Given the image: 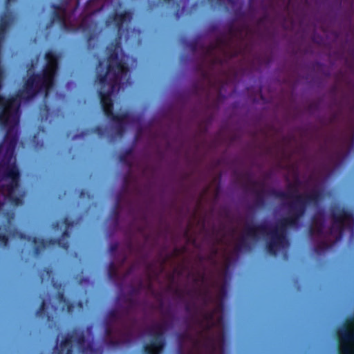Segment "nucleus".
Segmentation results:
<instances>
[{
  "instance_id": "obj_7",
  "label": "nucleus",
  "mask_w": 354,
  "mask_h": 354,
  "mask_svg": "<svg viewBox=\"0 0 354 354\" xmlns=\"http://www.w3.org/2000/svg\"><path fill=\"white\" fill-rule=\"evenodd\" d=\"M119 69L121 71H124V66L122 65V64H120L119 66Z\"/></svg>"
},
{
  "instance_id": "obj_4",
  "label": "nucleus",
  "mask_w": 354,
  "mask_h": 354,
  "mask_svg": "<svg viewBox=\"0 0 354 354\" xmlns=\"http://www.w3.org/2000/svg\"><path fill=\"white\" fill-rule=\"evenodd\" d=\"M162 346L160 340H156L153 343L149 345L146 350L149 354H158Z\"/></svg>"
},
{
  "instance_id": "obj_5",
  "label": "nucleus",
  "mask_w": 354,
  "mask_h": 354,
  "mask_svg": "<svg viewBox=\"0 0 354 354\" xmlns=\"http://www.w3.org/2000/svg\"><path fill=\"white\" fill-rule=\"evenodd\" d=\"M102 104L104 110V112L109 115L111 111V101L109 97L105 95H102L101 97Z\"/></svg>"
},
{
  "instance_id": "obj_3",
  "label": "nucleus",
  "mask_w": 354,
  "mask_h": 354,
  "mask_svg": "<svg viewBox=\"0 0 354 354\" xmlns=\"http://www.w3.org/2000/svg\"><path fill=\"white\" fill-rule=\"evenodd\" d=\"M13 103L14 102L12 100H6L0 97V109L3 111L5 115L8 114Z\"/></svg>"
},
{
  "instance_id": "obj_2",
  "label": "nucleus",
  "mask_w": 354,
  "mask_h": 354,
  "mask_svg": "<svg viewBox=\"0 0 354 354\" xmlns=\"http://www.w3.org/2000/svg\"><path fill=\"white\" fill-rule=\"evenodd\" d=\"M46 59L48 61V66L45 71V83L48 86L50 79L55 71L57 60L55 55L51 53L46 55Z\"/></svg>"
},
{
  "instance_id": "obj_1",
  "label": "nucleus",
  "mask_w": 354,
  "mask_h": 354,
  "mask_svg": "<svg viewBox=\"0 0 354 354\" xmlns=\"http://www.w3.org/2000/svg\"><path fill=\"white\" fill-rule=\"evenodd\" d=\"M342 354H354V322L339 333Z\"/></svg>"
},
{
  "instance_id": "obj_6",
  "label": "nucleus",
  "mask_w": 354,
  "mask_h": 354,
  "mask_svg": "<svg viewBox=\"0 0 354 354\" xmlns=\"http://www.w3.org/2000/svg\"><path fill=\"white\" fill-rule=\"evenodd\" d=\"M10 175H11V177H12V179H14L15 178L16 173H15V171L13 169L11 171Z\"/></svg>"
}]
</instances>
